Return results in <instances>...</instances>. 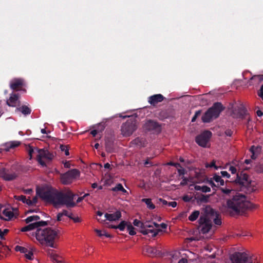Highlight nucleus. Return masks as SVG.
Masks as SVG:
<instances>
[{"mask_svg": "<svg viewBox=\"0 0 263 263\" xmlns=\"http://www.w3.org/2000/svg\"><path fill=\"white\" fill-rule=\"evenodd\" d=\"M144 165L146 166V167H149L150 166H152L153 165L152 163L150 161H149L148 159H147L145 162H144Z\"/></svg>", "mask_w": 263, "mask_h": 263, "instance_id": "56", "label": "nucleus"}, {"mask_svg": "<svg viewBox=\"0 0 263 263\" xmlns=\"http://www.w3.org/2000/svg\"><path fill=\"white\" fill-rule=\"evenodd\" d=\"M232 263H252L245 253L235 252L231 256Z\"/></svg>", "mask_w": 263, "mask_h": 263, "instance_id": "12", "label": "nucleus"}, {"mask_svg": "<svg viewBox=\"0 0 263 263\" xmlns=\"http://www.w3.org/2000/svg\"><path fill=\"white\" fill-rule=\"evenodd\" d=\"M255 148V146L253 145L251 147L250 149V151L252 153V155L251 156V159H255L256 158V157L255 156V153H254V148Z\"/></svg>", "mask_w": 263, "mask_h": 263, "instance_id": "50", "label": "nucleus"}, {"mask_svg": "<svg viewBox=\"0 0 263 263\" xmlns=\"http://www.w3.org/2000/svg\"><path fill=\"white\" fill-rule=\"evenodd\" d=\"M15 250L16 251L20 252L21 253H24V254H25L28 252V250L27 248H26L24 247L20 246H16L15 247Z\"/></svg>", "mask_w": 263, "mask_h": 263, "instance_id": "36", "label": "nucleus"}, {"mask_svg": "<svg viewBox=\"0 0 263 263\" xmlns=\"http://www.w3.org/2000/svg\"><path fill=\"white\" fill-rule=\"evenodd\" d=\"M47 253L50 259L54 263H64L63 261L60 259H61V257L55 254L53 250H49Z\"/></svg>", "mask_w": 263, "mask_h": 263, "instance_id": "21", "label": "nucleus"}, {"mask_svg": "<svg viewBox=\"0 0 263 263\" xmlns=\"http://www.w3.org/2000/svg\"><path fill=\"white\" fill-rule=\"evenodd\" d=\"M72 220L74 221V222H80L81 221L80 218L79 217H73Z\"/></svg>", "mask_w": 263, "mask_h": 263, "instance_id": "60", "label": "nucleus"}, {"mask_svg": "<svg viewBox=\"0 0 263 263\" xmlns=\"http://www.w3.org/2000/svg\"><path fill=\"white\" fill-rule=\"evenodd\" d=\"M164 97L161 94H156L148 98V102L153 106L156 105L163 101Z\"/></svg>", "mask_w": 263, "mask_h": 263, "instance_id": "18", "label": "nucleus"}, {"mask_svg": "<svg viewBox=\"0 0 263 263\" xmlns=\"http://www.w3.org/2000/svg\"><path fill=\"white\" fill-rule=\"evenodd\" d=\"M235 182L242 186L246 187L248 192H252L254 190L251 186V181L249 179L248 175L243 172L237 174Z\"/></svg>", "mask_w": 263, "mask_h": 263, "instance_id": "7", "label": "nucleus"}, {"mask_svg": "<svg viewBox=\"0 0 263 263\" xmlns=\"http://www.w3.org/2000/svg\"><path fill=\"white\" fill-rule=\"evenodd\" d=\"M114 192L121 191L123 193H126V190L123 187L121 183H118L116 186L111 189Z\"/></svg>", "mask_w": 263, "mask_h": 263, "instance_id": "30", "label": "nucleus"}, {"mask_svg": "<svg viewBox=\"0 0 263 263\" xmlns=\"http://www.w3.org/2000/svg\"><path fill=\"white\" fill-rule=\"evenodd\" d=\"M206 182L211 185L212 187L213 190H216L215 188L219 187V184L217 185L215 184V183L213 182V180L212 178H211L210 180H208Z\"/></svg>", "mask_w": 263, "mask_h": 263, "instance_id": "37", "label": "nucleus"}, {"mask_svg": "<svg viewBox=\"0 0 263 263\" xmlns=\"http://www.w3.org/2000/svg\"><path fill=\"white\" fill-rule=\"evenodd\" d=\"M16 110L21 112L25 116L30 115L31 112V109L28 106L25 105H23L20 107H17Z\"/></svg>", "mask_w": 263, "mask_h": 263, "instance_id": "25", "label": "nucleus"}, {"mask_svg": "<svg viewBox=\"0 0 263 263\" xmlns=\"http://www.w3.org/2000/svg\"><path fill=\"white\" fill-rule=\"evenodd\" d=\"M183 200L185 202H189L191 200V198L189 196L185 195L183 196Z\"/></svg>", "mask_w": 263, "mask_h": 263, "instance_id": "61", "label": "nucleus"}, {"mask_svg": "<svg viewBox=\"0 0 263 263\" xmlns=\"http://www.w3.org/2000/svg\"><path fill=\"white\" fill-rule=\"evenodd\" d=\"M128 223V222L123 220L117 226V228L120 231H123L124 230L126 227H127Z\"/></svg>", "mask_w": 263, "mask_h": 263, "instance_id": "32", "label": "nucleus"}, {"mask_svg": "<svg viewBox=\"0 0 263 263\" xmlns=\"http://www.w3.org/2000/svg\"><path fill=\"white\" fill-rule=\"evenodd\" d=\"M37 194L43 200L52 203L54 206L66 205L73 208L76 205L73 201L74 194L70 191L52 193L49 191L37 192Z\"/></svg>", "mask_w": 263, "mask_h": 263, "instance_id": "1", "label": "nucleus"}, {"mask_svg": "<svg viewBox=\"0 0 263 263\" xmlns=\"http://www.w3.org/2000/svg\"><path fill=\"white\" fill-rule=\"evenodd\" d=\"M98 133V130L97 129H94L91 131L90 134L92 135L93 137H95Z\"/></svg>", "mask_w": 263, "mask_h": 263, "instance_id": "64", "label": "nucleus"}, {"mask_svg": "<svg viewBox=\"0 0 263 263\" xmlns=\"http://www.w3.org/2000/svg\"><path fill=\"white\" fill-rule=\"evenodd\" d=\"M144 130L154 134H158L161 132V125L157 122L149 120L143 125Z\"/></svg>", "mask_w": 263, "mask_h": 263, "instance_id": "9", "label": "nucleus"}, {"mask_svg": "<svg viewBox=\"0 0 263 263\" xmlns=\"http://www.w3.org/2000/svg\"><path fill=\"white\" fill-rule=\"evenodd\" d=\"M95 231L97 233L98 235L100 237L105 236L107 238L111 237V235L108 234L105 231H101L98 229H95Z\"/></svg>", "mask_w": 263, "mask_h": 263, "instance_id": "33", "label": "nucleus"}, {"mask_svg": "<svg viewBox=\"0 0 263 263\" xmlns=\"http://www.w3.org/2000/svg\"><path fill=\"white\" fill-rule=\"evenodd\" d=\"M9 232V230L5 229L3 231L0 229V238L1 239H4V235L7 234Z\"/></svg>", "mask_w": 263, "mask_h": 263, "instance_id": "44", "label": "nucleus"}, {"mask_svg": "<svg viewBox=\"0 0 263 263\" xmlns=\"http://www.w3.org/2000/svg\"><path fill=\"white\" fill-rule=\"evenodd\" d=\"M167 164L168 165L175 166L177 168L181 167V164L179 163H175V162H168Z\"/></svg>", "mask_w": 263, "mask_h": 263, "instance_id": "49", "label": "nucleus"}, {"mask_svg": "<svg viewBox=\"0 0 263 263\" xmlns=\"http://www.w3.org/2000/svg\"><path fill=\"white\" fill-rule=\"evenodd\" d=\"M137 121L135 119L127 120L121 126V134L124 137H129L137 129Z\"/></svg>", "mask_w": 263, "mask_h": 263, "instance_id": "6", "label": "nucleus"}, {"mask_svg": "<svg viewBox=\"0 0 263 263\" xmlns=\"http://www.w3.org/2000/svg\"><path fill=\"white\" fill-rule=\"evenodd\" d=\"M105 145L107 153H111L115 152V143L112 138L106 137L105 138Z\"/></svg>", "mask_w": 263, "mask_h": 263, "instance_id": "17", "label": "nucleus"}, {"mask_svg": "<svg viewBox=\"0 0 263 263\" xmlns=\"http://www.w3.org/2000/svg\"><path fill=\"white\" fill-rule=\"evenodd\" d=\"M229 171L231 172L232 174L236 173L237 172L236 167L233 166H230L229 168Z\"/></svg>", "mask_w": 263, "mask_h": 263, "instance_id": "54", "label": "nucleus"}, {"mask_svg": "<svg viewBox=\"0 0 263 263\" xmlns=\"http://www.w3.org/2000/svg\"><path fill=\"white\" fill-rule=\"evenodd\" d=\"M205 167L206 168L213 167L215 170H218L219 168L218 166L216 165L215 160H213L210 164L206 163L205 164Z\"/></svg>", "mask_w": 263, "mask_h": 263, "instance_id": "41", "label": "nucleus"}, {"mask_svg": "<svg viewBox=\"0 0 263 263\" xmlns=\"http://www.w3.org/2000/svg\"><path fill=\"white\" fill-rule=\"evenodd\" d=\"M201 114V110H197L195 112L194 116L192 119V122H194L196 121L197 118Z\"/></svg>", "mask_w": 263, "mask_h": 263, "instance_id": "43", "label": "nucleus"}, {"mask_svg": "<svg viewBox=\"0 0 263 263\" xmlns=\"http://www.w3.org/2000/svg\"><path fill=\"white\" fill-rule=\"evenodd\" d=\"M177 205V203L176 201H171L168 202V205L169 206H172L173 208H175Z\"/></svg>", "mask_w": 263, "mask_h": 263, "instance_id": "55", "label": "nucleus"}, {"mask_svg": "<svg viewBox=\"0 0 263 263\" xmlns=\"http://www.w3.org/2000/svg\"><path fill=\"white\" fill-rule=\"evenodd\" d=\"M36 148L34 149L32 147H31V146L29 147V149H28V153H29V156L30 157V159L32 158V154L34 153V151H36Z\"/></svg>", "mask_w": 263, "mask_h": 263, "instance_id": "52", "label": "nucleus"}, {"mask_svg": "<svg viewBox=\"0 0 263 263\" xmlns=\"http://www.w3.org/2000/svg\"><path fill=\"white\" fill-rule=\"evenodd\" d=\"M104 216L106 219L109 221H116L121 218V213L119 211H117L115 213L112 214L106 213Z\"/></svg>", "mask_w": 263, "mask_h": 263, "instance_id": "19", "label": "nucleus"}, {"mask_svg": "<svg viewBox=\"0 0 263 263\" xmlns=\"http://www.w3.org/2000/svg\"><path fill=\"white\" fill-rule=\"evenodd\" d=\"M202 192L203 193H208L211 191V188L206 185L202 186Z\"/></svg>", "mask_w": 263, "mask_h": 263, "instance_id": "51", "label": "nucleus"}, {"mask_svg": "<svg viewBox=\"0 0 263 263\" xmlns=\"http://www.w3.org/2000/svg\"><path fill=\"white\" fill-rule=\"evenodd\" d=\"M220 190H221V191L222 193L225 194L226 195H229L230 194H231L232 193V192H233V193L234 192V191L233 190H232L230 189H227V188L224 189L223 187H220Z\"/></svg>", "mask_w": 263, "mask_h": 263, "instance_id": "38", "label": "nucleus"}, {"mask_svg": "<svg viewBox=\"0 0 263 263\" xmlns=\"http://www.w3.org/2000/svg\"><path fill=\"white\" fill-rule=\"evenodd\" d=\"M142 202H144L147 206V208L149 210H153L155 208V205L152 202L151 198H143L141 199Z\"/></svg>", "mask_w": 263, "mask_h": 263, "instance_id": "27", "label": "nucleus"}, {"mask_svg": "<svg viewBox=\"0 0 263 263\" xmlns=\"http://www.w3.org/2000/svg\"><path fill=\"white\" fill-rule=\"evenodd\" d=\"M211 136L212 133L209 130H205L196 136L195 141L199 146L205 147Z\"/></svg>", "mask_w": 263, "mask_h": 263, "instance_id": "11", "label": "nucleus"}, {"mask_svg": "<svg viewBox=\"0 0 263 263\" xmlns=\"http://www.w3.org/2000/svg\"><path fill=\"white\" fill-rule=\"evenodd\" d=\"M25 257L28 259L31 260L33 258V254L30 251H28V252L25 254Z\"/></svg>", "mask_w": 263, "mask_h": 263, "instance_id": "45", "label": "nucleus"}, {"mask_svg": "<svg viewBox=\"0 0 263 263\" xmlns=\"http://www.w3.org/2000/svg\"><path fill=\"white\" fill-rule=\"evenodd\" d=\"M36 152L38 153V155L42 158H44L49 161L52 160L54 158V155L52 153H51L48 150H45L44 149H36Z\"/></svg>", "mask_w": 263, "mask_h": 263, "instance_id": "16", "label": "nucleus"}, {"mask_svg": "<svg viewBox=\"0 0 263 263\" xmlns=\"http://www.w3.org/2000/svg\"><path fill=\"white\" fill-rule=\"evenodd\" d=\"M40 219V217L38 215H33L28 217L25 219V221L26 223H29L32 221L39 222L38 220Z\"/></svg>", "mask_w": 263, "mask_h": 263, "instance_id": "28", "label": "nucleus"}, {"mask_svg": "<svg viewBox=\"0 0 263 263\" xmlns=\"http://www.w3.org/2000/svg\"><path fill=\"white\" fill-rule=\"evenodd\" d=\"M36 159L38 161V162L43 166H46V164L45 162L42 160V158L40 157L39 155H37L36 156Z\"/></svg>", "mask_w": 263, "mask_h": 263, "instance_id": "47", "label": "nucleus"}, {"mask_svg": "<svg viewBox=\"0 0 263 263\" xmlns=\"http://www.w3.org/2000/svg\"><path fill=\"white\" fill-rule=\"evenodd\" d=\"M47 225V221H39V222H34L29 224L28 225L25 226L21 228V231L28 232L36 229H40L41 227H44Z\"/></svg>", "mask_w": 263, "mask_h": 263, "instance_id": "13", "label": "nucleus"}, {"mask_svg": "<svg viewBox=\"0 0 263 263\" xmlns=\"http://www.w3.org/2000/svg\"><path fill=\"white\" fill-rule=\"evenodd\" d=\"M80 171L77 169L70 170L61 175V181L64 184H69L73 179L80 176Z\"/></svg>", "mask_w": 263, "mask_h": 263, "instance_id": "8", "label": "nucleus"}, {"mask_svg": "<svg viewBox=\"0 0 263 263\" xmlns=\"http://www.w3.org/2000/svg\"><path fill=\"white\" fill-rule=\"evenodd\" d=\"M133 224L135 226L139 227L141 229V230L142 229V226H143V222H142L141 221L137 219L134 220Z\"/></svg>", "mask_w": 263, "mask_h": 263, "instance_id": "39", "label": "nucleus"}, {"mask_svg": "<svg viewBox=\"0 0 263 263\" xmlns=\"http://www.w3.org/2000/svg\"><path fill=\"white\" fill-rule=\"evenodd\" d=\"M23 82L21 79H14L10 83V88L13 90H17L23 86Z\"/></svg>", "mask_w": 263, "mask_h": 263, "instance_id": "23", "label": "nucleus"}, {"mask_svg": "<svg viewBox=\"0 0 263 263\" xmlns=\"http://www.w3.org/2000/svg\"><path fill=\"white\" fill-rule=\"evenodd\" d=\"M14 198L18 200V201H21L23 203H25V201H26V196L24 195H20V196H14Z\"/></svg>", "mask_w": 263, "mask_h": 263, "instance_id": "42", "label": "nucleus"}, {"mask_svg": "<svg viewBox=\"0 0 263 263\" xmlns=\"http://www.w3.org/2000/svg\"><path fill=\"white\" fill-rule=\"evenodd\" d=\"M258 96L262 99L263 100V85L261 86L260 92H258Z\"/></svg>", "mask_w": 263, "mask_h": 263, "instance_id": "58", "label": "nucleus"}, {"mask_svg": "<svg viewBox=\"0 0 263 263\" xmlns=\"http://www.w3.org/2000/svg\"><path fill=\"white\" fill-rule=\"evenodd\" d=\"M32 192L33 191L31 189H26L24 191V192L26 194H31Z\"/></svg>", "mask_w": 263, "mask_h": 263, "instance_id": "63", "label": "nucleus"}, {"mask_svg": "<svg viewBox=\"0 0 263 263\" xmlns=\"http://www.w3.org/2000/svg\"><path fill=\"white\" fill-rule=\"evenodd\" d=\"M254 171L258 174H263V163H258L254 167Z\"/></svg>", "mask_w": 263, "mask_h": 263, "instance_id": "34", "label": "nucleus"}, {"mask_svg": "<svg viewBox=\"0 0 263 263\" xmlns=\"http://www.w3.org/2000/svg\"><path fill=\"white\" fill-rule=\"evenodd\" d=\"M130 143L140 147H145L146 145V141L143 138L137 137L132 140Z\"/></svg>", "mask_w": 263, "mask_h": 263, "instance_id": "22", "label": "nucleus"}, {"mask_svg": "<svg viewBox=\"0 0 263 263\" xmlns=\"http://www.w3.org/2000/svg\"><path fill=\"white\" fill-rule=\"evenodd\" d=\"M213 180H214L218 184L219 183L220 185H223L224 184V180L221 178V177L217 175V174H214L213 178Z\"/></svg>", "mask_w": 263, "mask_h": 263, "instance_id": "29", "label": "nucleus"}, {"mask_svg": "<svg viewBox=\"0 0 263 263\" xmlns=\"http://www.w3.org/2000/svg\"><path fill=\"white\" fill-rule=\"evenodd\" d=\"M182 181L180 182V185L181 186H184L187 184V182L189 181V179L187 178L184 177L183 176L182 177Z\"/></svg>", "mask_w": 263, "mask_h": 263, "instance_id": "48", "label": "nucleus"}, {"mask_svg": "<svg viewBox=\"0 0 263 263\" xmlns=\"http://www.w3.org/2000/svg\"><path fill=\"white\" fill-rule=\"evenodd\" d=\"M144 251L150 256H155L158 253V251L155 248L151 246H146L144 249Z\"/></svg>", "mask_w": 263, "mask_h": 263, "instance_id": "24", "label": "nucleus"}, {"mask_svg": "<svg viewBox=\"0 0 263 263\" xmlns=\"http://www.w3.org/2000/svg\"><path fill=\"white\" fill-rule=\"evenodd\" d=\"M21 143L18 141H11L6 144V150L9 151L11 148H14L18 146Z\"/></svg>", "mask_w": 263, "mask_h": 263, "instance_id": "26", "label": "nucleus"}, {"mask_svg": "<svg viewBox=\"0 0 263 263\" xmlns=\"http://www.w3.org/2000/svg\"><path fill=\"white\" fill-rule=\"evenodd\" d=\"M199 211H194L191 214L189 217V220L191 221H194L196 220L199 215Z\"/></svg>", "mask_w": 263, "mask_h": 263, "instance_id": "31", "label": "nucleus"}, {"mask_svg": "<svg viewBox=\"0 0 263 263\" xmlns=\"http://www.w3.org/2000/svg\"><path fill=\"white\" fill-rule=\"evenodd\" d=\"M19 95L16 93H12L9 99L7 101V105L9 106L15 107L18 99Z\"/></svg>", "mask_w": 263, "mask_h": 263, "instance_id": "20", "label": "nucleus"}, {"mask_svg": "<svg viewBox=\"0 0 263 263\" xmlns=\"http://www.w3.org/2000/svg\"><path fill=\"white\" fill-rule=\"evenodd\" d=\"M179 168H178L177 170V172L179 174V176H183L186 173V171L182 166H181V167H179Z\"/></svg>", "mask_w": 263, "mask_h": 263, "instance_id": "46", "label": "nucleus"}, {"mask_svg": "<svg viewBox=\"0 0 263 263\" xmlns=\"http://www.w3.org/2000/svg\"><path fill=\"white\" fill-rule=\"evenodd\" d=\"M212 221L215 224L220 226L222 223L220 214L211 208H206L205 214L201 216L198 220L200 232L204 234L213 229Z\"/></svg>", "mask_w": 263, "mask_h": 263, "instance_id": "3", "label": "nucleus"}, {"mask_svg": "<svg viewBox=\"0 0 263 263\" xmlns=\"http://www.w3.org/2000/svg\"><path fill=\"white\" fill-rule=\"evenodd\" d=\"M162 231L161 229H154V226L153 224H149V222H145L143 223V226H142V229L140 230V232L143 235H146L149 234H151L152 237H156L159 232H162Z\"/></svg>", "mask_w": 263, "mask_h": 263, "instance_id": "10", "label": "nucleus"}, {"mask_svg": "<svg viewBox=\"0 0 263 263\" xmlns=\"http://www.w3.org/2000/svg\"><path fill=\"white\" fill-rule=\"evenodd\" d=\"M159 203H162L163 205H168V202L162 198H159L158 199Z\"/></svg>", "mask_w": 263, "mask_h": 263, "instance_id": "57", "label": "nucleus"}, {"mask_svg": "<svg viewBox=\"0 0 263 263\" xmlns=\"http://www.w3.org/2000/svg\"><path fill=\"white\" fill-rule=\"evenodd\" d=\"M0 177L5 181H12L17 177L15 173H10L9 171L5 168H0Z\"/></svg>", "mask_w": 263, "mask_h": 263, "instance_id": "15", "label": "nucleus"}, {"mask_svg": "<svg viewBox=\"0 0 263 263\" xmlns=\"http://www.w3.org/2000/svg\"><path fill=\"white\" fill-rule=\"evenodd\" d=\"M224 109L225 107L221 102H215L202 116L201 119L202 122L204 123H210L213 119L218 118L221 112Z\"/></svg>", "mask_w": 263, "mask_h": 263, "instance_id": "5", "label": "nucleus"}, {"mask_svg": "<svg viewBox=\"0 0 263 263\" xmlns=\"http://www.w3.org/2000/svg\"><path fill=\"white\" fill-rule=\"evenodd\" d=\"M25 203H26L28 205H33L32 202L31 200H30L29 199H26V201H25Z\"/></svg>", "mask_w": 263, "mask_h": 263, "instance_id": "62", "label": "nucleus"}, {"mask_svg": "<svg viewBox=\"0 0 263 263\" xmlns=\"http://www.w3.org/2000/svg\"><path fill=\"white\" fill-rule=\"evenodd\" d=\"M225 134L227 136L231 137L233 134V131L230 129H227L226 130Z\"/></svg>", "mask_w": 263, "mask_h": 263, "instance_id": "59", "label": "nucleus"}, {"mask_svg": "<svg viewBox=\"0 0 263 263\" xmlns=\"http://www.w3.org/2000/svg\"><path fill=\"white\" fill-rule=\"evenodd\" d=\"M32 235L35 236L36 240L41 244L46 245L51 248H55L53 242L59 238L57 231L51 228L42 229L40 227L35 233H32Z\"/></svg>", "mask_w": 263, "mask_h": 263, "instance_id": "4", "label": "nucleus"}, {"mask_svg": "<svg viewBox=\"0 0 263 263\" xmlns=\"http://www.w3.org/2000/svg\"><path fill=\"white\" fill-rule=\"evenodd\" d=\"M127 229L128 231L129 235H132V236L136 235V233L135 231V228L130 222L128 223V224L127 227Z\"/></svg>", "mask_w": 263, "mask_h": 263, "instance_id": "35", "label": "nucleus"}, {"mask_svg": "<svg viewBox=\"0 0 263 263\" xmlns=\"http://www.w3.org/2000/svg\"><path fill=\"white\" fill-rule=\"evenodd\" d=\"M247 114V110L243 106H237L232 109L231 116L234 118L243 119Z\"/></svg>", "mask_w": 263, "mask_h": 263, "instance_id": "14", "label": "nucleus"}, {"mask_svg": "<svg viewBox=\"0 0 263 263\" xmlns=\"http://www.w3.org/2000/svg\"><path fill=\"white\" fill-rule=\"evenodd\" d=\"M60 149H61V151L65 152V155L68 156L69 155V149L68 148L67 146L64 145H61Z\"/></svg>", "mask_w": 263, "mask_h": 263, "instance_id": "40", "label": "nucleus"}, {"mask_svg": "<svg viewBox=\"0 0 263 263\" xmlns=\"http://www.w3.org/2000/svg\"><path fill=\"white\" fill-rule=\"evenodd\" d=\"M220 174L223 177H227L228 178L230 177V175L227 171H221Z\"/></svg>", "mask_w": 263, "mask_h": 263, "instance_id": "53", "label": "nucleus"}, {"mask_svg": "<svg viewBox=\"0 0 263 263\" xmlns=\"http://www.w3.org/2000/svg\"><path fill=\"white\" fill-rule=\"evenodd\" d=\"M252 204L247 200L245 195L237 193L232 199L227 200L221 210L223 213L228 212L231 216H234L243 210L252 208Z\"/></svg>", "mask_w": 263, "mask_h": 263, "instance_id": "2", "label": "nucleus"}]
</instances>
